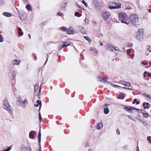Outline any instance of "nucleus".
I'll list each match as a JSON object with an SVG mask.
<instances>
[{
	"label": "nucleus",
	"mask_w": 151,
	"mask_h": 151,
	"mask_svg": "<svg viewBox=\"0 0 151 151\" xmlns=\"http://www.w3.org/2000/svg\"><path fill=\"white\" fill-rule=\"evenodd\" d=\"M119 20L122 23L128 24L129 23V20L128 17L127 16L124 12H120L118 15Z\"/></svg>",
	"instance_id": "obj_1"
},
{
	"label": "nucleus",
	"mask_w": 151,
	"mask_h": 151,
	"mask_svg": "<svg viewBox=\"0 0 151 151\" xmlns=\"http://www.w3.org/2000/svg\"><path fill=\"white\" fill-rule=\"evenodd\" d=\"M130 22L134 25L138 24L139 18L136 14H132L130 16Z\"/></svg>",
	"instance_id": "obj_2"
},
{
	"label": "nucleus",
	"mask_w": 151,
	"mask_h": 151,
	"mask_svg": "<svg viewBox=\"0 0 151 151\" xmlns=\"http://www.w3.org/2000/svg\"><path fill=\"white\" fill-rule=\"evenodd\" d=\"M3 105L4 109L7 110L8 112L10 114H12L13 113L10 107L8 101L7 100H5L3 102Z\"/></svg>",
	"instance_id": "obj_3"
},
{
	"label": "nucleus",
	"mask_w": 151,
	"mask_h": 151,
	"mask_svg": "<svg viewBox=\"0 0 151 151\" xmlns=\"http://www.w3.org/2000/svg\"><path fill=\"white\" fill-rule=\"evenodd\" d=\"M17 104L18 105L20 106L24 107L25 106V103L26 102V100H24L23 101H22L19 97L17 98Z\"/></svg>",
	"instance_id": "obj_4"
},
{
	"label": "nucleus",
	"mask_w": 151,
	"mask_h": 151,
	"mask_svg": "<svg viewBox=\"0 0 151 151\" xmlns=\"http://www.w3.org/2000/svg\"><path fill=\"white\" fill-rule=\"evenodd\" d=\"M93 5L97 10L99 11L100 9L101 8L99 6V2L97 0H93Z\"/></svg>",
	"instance_id": "obj_5"
},
{
	"label": "nucleus",
	"mask_w": 151,
	"mask_h": 151,
	"mask_svg": "<svg viewBox=\"0 0 151 151\" xmlns=\"http://www.w3.org/2000/svg\"><path fill=\"white\" fill-rule=\"evenodd\" d=\"M115 2H111L109 4V8L111 10L114 9H119V7H116L115 5Z\"/></svg>",
	"instance_id": "obj_6"
},
{
	"label": "nucleus",
	"mask_w": 151,
	"mask_h": 151,
	"mask_svg": "<svg viewBox=\"0 0 151 151\" xmlns=\"http://www.w3.org/2000/svg\"><path fill=\"white\" fill-rule=\"evenodd\" d=\"M22 151H32L31 148L29 147H25L24 145L21 146Z\"/></svg>",
	"instance_id": "obj_7"
},
{
	"label": "nucleus",
	"mask_w": 151,
	"mask_h": 151,
	"mask_svg": "<svg viewBox=\"0 0 151 151\" xmlns=\"http://www.w3.org/2000/svg\"><path fill=\"white\" fill-rule=\"evenodd\" d=\"M110 15V13L108 12H105L103 14V17L104 20H106L109 19Z\"/></svg>",
	"instance_id": "obj_8"
},
{
	"label": "nucleus",
	"mask_w": 151,
	"mask_h": 151,
	"mask_svg": "<svg viewBox=\"0 0 151 151\" xmlns=\"http://www.w3.org/2000/svg\"><path fill=\"white\" fill-rule=\"evenodd\" d=\"M67 31V33L68 34H73L74 33L73 28L71 27H69Z\"/></svg>",
	"instance_id": "obj_9"
},
{
	"label": "nucleus",
	"mask_w": 151,
	"mask_h": 151,
	"mask_svg": "<svg viewBox=\"0 0 151 151\" xmlns=\"http://www.w3.org/2000/svg\"><path fill=\"white\" fill-rule=\"evenodd\" d=\"M120 83L124 85L125 86L130 87L131 85V83L130 82L127 81H122Z\"/></svg>",
	"instance_id": "obj_10"
},
{
	"label": "nucleus",
	"mask_w": 151,
	"mask_h": 151,
	"mask_svg": "<svg viewBox=\"0 0 151 151\" xmlns=\"http://www.w3.org/2000/svg\"><path fill=\"white\" fill-rule=\"evenodd\" d=\"M143 35H142L141 34H139L137 33L136 38L139 41H141L143 39Z\"/></svg>",
	"instance_id": "obj_11"
},
{
	"label": "nucleus",
	"mask_w": 151,
	"mask_h": 151,
	"mask_svg": "<svg viewBox=\"0 0 151 151\" xmlns=\"http://www.w3.org/2000/svg\"><path fill=\"white\" fill-rule=\"evenodd\" d=\"M142 106L144 109H148L150 106V105L148 103L144 102Z\"/></svg>",
	"instance_id": "obj_12"
},
{
	"label": "nucleus",
	"mask_w": 151,
	"mask_h": 151,
	"mask_svg": "<svg viewBox=\"0 0 151 151\" xmlns=\"http://www.w3.org/2000/svg\"><path fill=\"white\" fill-rule=\"evenodd\" d=\"M68 43V42H66L61 41V42L60 44L61 45H62V47L63 48L68 46L70 45V43Z\"/></svg>",
	"instance_id": "obj_13"
},
{
	"label": "nucleus",
	"mask_w": 151,
	"mask_h": 151,
	"mask_svg": "<svg viewBox=\"0 0 151 151\" xmlns=\"http://www.w3.org/2000/svg\"><path fill=\"white\" fill-rule=\"evenodd\" d=\"M106 49L109 51H113V47L110 44H107L106 45Z\"/></svg>",
	"instance_id": "obj_14"
},
{
	"label": "nucleus",
	"mask_w": 151,
	"mask_h": 151,
	"mask_svg": "<svg viewBox=\"0 0 151 151\" xmlns=\"http://www.w3.org/2000/svg\"><path fill=\"white\" fill-rule=\"evenodd\" d=\"M38 86L37 84H36V85L35 86L34 88V94H35V95H37V93L38 91Z\"/></svg>",
	"instance_id": "obj_15"
},
{
	"label": "nucleus",
	"mask_w": 151,
	"mask_h": 151,
	"mask_svg": "<svg viewBox=\"0 0 151 151\" xmlns=\"http://www.w3.org/2000/svg\"><path fill=\"white\" fill-rule=\"evenodd\" d=\"M35 133V132L30 131L29 133V138L33 139L34 137V134Z\"/></svg>",
	"instance_id": "obj_16"
},
{
	"label": "nucleus",
	"mask_w": 151,
	"mask_h": 151,
	"mask_svg": "<svg viewBox=\"0 0 151 151\" xmlns=\"http://www.w3.org/2000/svg\"><path fill=\"white\" fill-rule=\"evenodd\" d=\"M3 14L6 17H10L12 16V14L11 13L8 12H4Z\"/></svg>",
	"instance_id": "obj_17"
},
{
	"label": "nucleus",
	"mask_w": 151,
	"mask_h": 151,
	"mask_svg": "<svg viewBox=\"0 0 151 151\" xmlns=\"http://www.w3.org/2000/svg\"><path fill=\"white\" fill-rule=\"evenodd\" d=\"M79 29L82 34H84L86 33L85 30L82 26H79Z\"/></svg>",
	"instance_id": "obj_18"
},
{
	"label": "nucleus",
	"mask_w": 151,
	"mask_h": 151,
	"mask_svg": "<svg viewBox=\"0 0 151 151\" xmlns=\"http://www.w3.org/2000/svg\"><path fill=\"white\" fill-rule=\"evenodd\" d=\"M103 127V123L100 122L98 123L97 125V128L99 129H101Z\"/></svg>",
	"instance_id": "obj_19"
},
{
	"label": "nucleus",
	"mask_w": 151,
	"mask_h": 151,
	"mask_svg": "<svg viewBox=\"0 0 151 151\" xmlns=\"http://www.w3.org/2000/svg\"><path fill=\"white\" fill-rule=\"evenodd\" d=\"M119 98L121 99H123L124 97V94L122 93H120L118 96Z\"/></svg>",
	"instance_id": "obj_20"
},
{
	"label": "nucleus",
	"mask_w": 151,
	"mask_h": 151,
	"mask_svg": "<svg viewBox=\"0 0 151 151\" xmlns=\"http://www.w3.org/2000/svg\"><path fill=\"white\" fill-rule=\"evenodd\" d=\"M105 78H102L101 77H99L98 78V79L99 81L100 82H104L105 83L106 82V81L104 79Z\"/></svg>",
	"instance_id": "obj_21"
},
{
	"label": "nucleus",
	"mask_w": 151,
	"mask_h": 151,
	"mask_svg": "<svg viewBox=\"0 0 151 151\" xmlns=\"http://www.w3.org/2000/svg\"><path fill=\"white\" fill-rule=\"evenodd\" d=\"M12 64L14 65H19V62L17 59L13 60L12 62Z\"/></svg>",
	"instance_id": "obj_22"
},
{
	"label": "nucleus",
	"mask_w": 151,
	"mask_h": 151,
	"mask_svg": "<svg viewBox=\"0 0 151 151\" xmlns=\"http://www.w3.org/2000/svg\"><path fill=\"white\" fill-rule=\"evenodd\" d=\"M104 113L105 114H107L109 113V109L107 107H105L104 108Z\"/></svg>",
	"instance_id": "obj_23"
},
{
	"label": "nucleus",
	"mask_w": 151,
	"mask_h": 151,
	"mask_svg": "<svg viewBox=\"0 0 151 151\" xmlns=\"http://www.w3.org/2000/svg\"><path fill=\"white\" fill-rule=\"evenodd\" d=\"M38 139L39 140V142L40 143L41 142V133L40 132V130L39 133H38Z\"/></svg>",
	"instance_id": "obj_24"
},
{
	"label": "nucleus",
	"mask_w": 151,
	"mask_h": 151,
	"mask_svg": "<svg viewBox=\"0 0 151 151\" xmlns=\"http://www.w3.org/2000/svg\"><path fill=\"white\" fill-rule=\"evenodd\" d=\"M115 4H116L115 6H116V7H119V9L121 8L122 6V5L121 4L119 3L115 2Z\"/></svg>",
	"instance_id": "obj_25"
},
{
	"label": "nucleus",
	"mask_w": 151,
	"mask_h": 151,
	"mask_svg": "<svg viewBox=\"0 0 151 151\" xmlns=\"http://www.w3.org/2000/svg\"><path fill=\"white\" fill-rule=\"evenodd\" d=\"M17 73L16 72H14L12 74V78L13 80L15 79Z\"/></svg>",
	"instance_id": "obj_26"
},
{
	"label": "nucleus",
	"mask_w": 151,
	"mask_h": 151,
	"mask_svg": "<svg viewBox=\"0 0 151 151\" xmlns=\"http://www.w3.org/2000/svg\"><path fill=\"white\" fill-rule=\"evenodd\" d=\"M143 29H138V32L137 33V34H142L143 35Z\"/></svg>",
	"instance_id": "obj_27"
},
{
	"label": "nucleus",
	"mask_w": 151,
	"mask_h": 151,
	"mask_svg": "<svg viewBox=\"0 0 151 151\" xmlns=\"http://www.w3.org/2000/svg\"><path fill=\"white\" fill-rule=\"evenodd\" d=\"M75 15L78 17H80L81 14H80L79 12H76L75 13Z\"/></svg>",
	"instance_id": "obj_28"
},
{
	"label": "nucleus",
	"mask_w": 151,
	"mask_h": 151,
	"mask_svg": "<svg viewBox=\"0 0 151 151\" xmlns=\"http://www.w3.org/2000/svg\"><path fill=\"white\" fill-rule=\"evenodd\" d=\"M60 29L61 30H63V31L66 32L68 31L67 28L66 27H60Z\"/></svg>",
	"instance_id": "obj_29"
},
{
	"label": "nucleus",
	"mask_w": 151,
	"mask_h": 151,
	"mask_svg": "<svg viewBox=\"0 0 151 151\" xmlns=\"http://www.w3.org/2000/svg\"><path fill=\"white\" fill-rule=\"evenodd\" d=\"M36 103H37L38 105H40V108L41 107L42 104L40 100H37V101Z\"/></svg>",
	"instance_id": "obj_30"
},
{
	"label": "nucleus",
	"mask_w": 151,
	"mask_h": 151,
	"mask_svg": "<svg viewBox=\"0 0 151 151\" xmlns=\"http://www.w3.org/2000/svg\"><path fill=\"white\" fill-rule=\"evenodd\" d=\"M67 4V2H65L63 3L62 4V6H61V7L62 8H65V6H66V5Z\"/></svg>",
	"instance_id": "obj_31"
},
{
	"label": "nucleus",
	"mask_w": 151,
	"mask_h": 151,
	"mask_svg": "<svg viewBox=\"0 0 151 151\" xmlns=\"http://www.w3.org/2000/svg\"><path fill=\"white\" fill-rule=\"evenodd\" d=\"M124 109L126 110V111L130 112L131 111V109L130 107L129 108H128V107H124Z\"/></svg>",
	"instance_id": "obj_32"
},
{
	"label": "nucleus",
	"mask_w": 151,
	"mask_h": 151,
	"mask_svg": "<svg viewBox=\"0 0 151 151\" xmlns=\"http://www.w3.org/2000/svg\"><path fill=\"white\" fill-rule=\"evenodd\" d=\"M26 8L28 10H31V7L30 5L27 4L26 6Z\"/></svg>",
	"instance_id": "obj_33"
},
{
	"label": "nucleus",
	"mask_w": 151,
	"mask_h": 151,
	"mask_svg": "<svg viewBox=\"0 0 151 151\" xmlns=\"http://www.w3.org/2000/svg\"><path fill=\"white\" fill-rule=\"evenodd\" d=\"M84 38L87 41H88L89 42H90L91 41L90 40V38L87 36H84Z\"/></svg>",
	"instance_id": "obj_34"
},
{
	"label": "nucleus",
	"mask_w": 151,
	"mask_h": 151,
	"mask_svg": "<svg viewBox=\"0 0 151 151\" xmlns=\"http://www.w3.org/2000/svg\"><path fill=\"white\" fill-rule=\"evenodd\" d=\"M139 120L140 122H141L144 126H146L147 125V123L142 119H139Z\"/></svg>",
	"instance_id": "obj_35"
},
{
	"label": "nucleus",
	"mask_w": 151,
	"mask_h": 151,
	"mask_svg": "<svg viewBox=\"0 0 151 151\" xmlns=\"http://www.w3.org/2000/svg\"><path fill=\"white\" fill-rule=\"evenodd\" d=\"M147 50L149 52H151V46H148L147 47Z\"/></svg>",
	"instance_id": "obj_36"
},
{
	"label": "nucleus",
	"mask_w": 151,
	"mask_h": 151,
	"mask_svg": "<svg viewBox=\"0 0 151 151\" xmlns=\"http://www.w3.org/2000/svg\"><path fill=\"white\" fill-rule=\"evenodd\" d=\"M142 116H143V117L144 118H145V117L147 118V116H148V114H146V113H143L142 114Z\"/></svg>",
	"instance_id": "obj_37"
},
{
	"label": "nucleus",
	"mask_w": 151,
	"mask_h": 151,
	"mask_svg": "<svg viewBox=\"0 0 151 151\" xmlns=\"http://www.w3.org/2000/svg\"><path fill=\"white\" fill-rule=\"evenodd\" d=\"M3 41V37L1 35H0V42H2Z\"/></svg>",
	"instance_id": "obj_38"
},
{
	"label": "nucleus",
	"mask_w": 151,
	"mask_h": 151,
	"mask_svg": "<svg viewBox=\"0 0 151 151\" xmlns=\"http://www.w3.org/2000/svg\"><path fill=\"white\" fill-rule=\"evenodd\" d=\"M4 2L2 0H0V6H1L4 4Z\"/></svg>",
	"instance_id": "obj_39"
},
{
	"label": "nucleus",
	"mask_w": 151,
	"mask_h": 151,
	"mask_svg": "<svg viewBox=\"0 0 151 151\" xmlns=\"http://www.w3.org/2000/svg\"><path fill=\"white\" fill-rule=\"evenodd\" d=\"M114 50L115 51H120V50L119 49V48L117 47H113Z\"/></svg>",
	"instance_id": "obj_40"
},
{
	"label": "nucleus",
	"mask_w": 151,
	"mask_h": 151,
	"mask_svg": "<svg viewBox=\"0 0 151 151\" xmlns=\"http://www.w3.org/2000/svg\"><path fill=\"white\" fill-rule=\"evenodd\" d=\"M131 51V50L130 49H128L127 50V55H129L130 53V52Z\"/></svg>",
	"instance_id": "obj_41"
},
{
	"label": "nucleus",
	"mask_w": 151,
	"mask_h": 151,
	"mask_svg": "<svg viewBox=\"0 0 151 151\" xmlns=\"http://www.w3.org/2000/svg\"><path fill=\"white\" fill-rule=\"evenodd\" d=\"M85 23L87 24H89V20L88 19H85Z\"/></svg>",
	"instance_id": "obj_42"
},
{
	"label": "nucleus",
	"mask_w": 151,
	"mask_h": 151,
	"mask_svg": "<svg viewBox=\"0 0 151 151\" xmlns=\"http://www.w3.org/2000/svg\"><path fill=\"white\" fill-rule=\"evenodd\" d=\"M122 88L124 89L128 90H133L132 89L129 88H126L125 87H123Z\"/></svg>",
	"instance_id": "obj_43"
},
{
	"label": "nucleus",
	"mask_w": 151,
	"mask_h": 151,
	"mask_svg": "<svg viewBox=\"0 0 151 151\" xmlns=\"http://www.w3.org/2000/svg\"><path fill=\"white\" fill-rule=\"evenodd\" d=\"M18 33L19 36H22L23 35V32H21V31L18 32Z\"/></svg>",
	"instance_id": "obj_44"
},
{
	"label": "nucleus",
	"mask_w": 151,
	"mask_h": 151,
	"mask_svg": "<svg viewBox=\"0 0 151 151\" xmlns=\"http://www.w3.org/2000/svg\"><path fill=\"white\" fill-rule=\"evenodd\" d=\"M132 46H133L132 44V43H130L128 45L127 47H132Z\"/></svg>",
	"instance_id": "obj_45"
},
{
	"label": "nucleus",
	"mask_w": 151,
	"mask_h": 151,
	"mask_svg": "<svg viewBox=\"0 0 151 151\" xmlns=\"http://www.w3.org/2000/svg\"><path fill=\"white\" fill-rule=\"evenodd\" d=\"M75 5L78 8H81V6L78 5L77 2L76 3Z\"/></svg>",
	"instance_id": "obj_46"
},
{
	"label": "nucleus",
	"mask_w": 151,
	"mask_h": 151,
	"mask_svg": "<svg viewBox=\"0 0 151 151\" xmlns=\"http://www.w3.org/2000/svg\"><path fill=\"white\" fill-rule=\"evenodd\" d=\"M147 74V72L146 71H145L144 73V77H146V75Z\"/></svg>",
	"instance_id": "obj_47"
},
{
	"label": "nucleus",
	"mask_w": 151,
	"mask_h": 151,
	"mask_svg": "<svg viewBox=\"0 0 151 151\" xmlns=\"http://www.w3.org/2000/svg\"><path fill=\"white\" fill-rule=\"evenodd\" d=\"M116 131V133L117 134H120V132L119 131V130L118 129H117Z\"/></svg>",
	"instance_id": "obj_48"
},
{
	"label": "nucleus",
	"mask_w": 151,
	"mask_h": 151,
	"mask_svg": "<svg viewBox=\"0 0 151 151\" xmlns=\"http://www.w3.org/2000/svg\"><path fill=\"white\" fill-rule=\"evenodd\" d=\"M95 48L94 47H91L90 48L89 50L91 51L94 50H95Z\"/></svg>",
	"instance_id": "obj_49"
},
{
	"label": "nucleus",
	"mask_w": 151,
	"mask_h": 151,
	"mask_svg": "<svg viewBox=\"0 0 151 151\" xmlns=\"http://www.w3.org/2000/svg\"><path fill=\"white\" fill-rule=\"evenodd\" d=\"M137 101V100L136 99H134L132 102L133 104H134L135 102H136Z\"/></svg>",
	"instance_id": "obj_50"
},
{
	"label": "nucleus",
	"mask_w": 151,
	"mask_h": 151,
	"mask_svg": "<svg viewBox=\"0 0 151 151\" xmlns=\"http://www.w3.org/2000/svg\"><path fill=\"white\" fill-rule=\"evenodd\" d=\"M147 140H148L149 142L150 141V137L148 136L147 137Z\"/></svg>",
	"instance_id": "obj_51"
},
{
	"label": "nucleus",
	"mask_w": 151,
	"mask_h": 151,
	"mask_svg": "<svg viewBox=\"0 0 151 151\" xmlns=\"http://www.w3.org/2000/svg\"><path fill=\"white\" fill-rule=\"evenodd\" d=\"M57 14L59 16H61L62 15V13L60 12H58L57 13Z\"/></svg>",
	"instance_id": "obj_52"
},
{
	"label": "nucleus",
	"mask_w": 151,
	"mask_h": 151,
	"mask_svg": "<svg viewBox=\"0 0 151 151\" xmlns=\"http://www.w3.org/2000/svg\"><path fill=\"white\" fill-rule=\"evenodd\" d=\"M142 63L144 65H146L147 64V63L145 62H142Z\"/></svg>",
	"instance_id": "obj_53"
},
{
	"label": "nucleus",
	"mask_w": 151,
	"mask_h": 151,
	"mask_svg": "<svg viewBox=\"0 0 151 151\" xmlns=\"http://www.w3.org/2000/svg\"><path fill=\"white\" fill-rule=\"evenodd\" d=\"M24 4H26L27 2V0H22Z\"/></svg>",
	"instance_id": "obj_54"
},
{
	"label": "nucleus",
	"mask_w": 151,
	"mask_h": 151,
	"mask_svg": "<svg viewBox=\"0 0 151 151\" xmlns=\"http://www.w3.org/2000/svg\"><path fill=\"white\" fill-rule=\"evenodd\" d=\"M110 84L113 87H115L116 85L113 83H110Z\"/></svg>",
	"instance_id": "obj_55"
},
{
	"label": "nucleus",
	"mask_w": 151,
	"mask_h": 151,
	"mask_svg": "<svg viewBox=\"0 0 151 151\" xmlns=\"http://www.w3.org/2000/svg\"><path fill=\"white\" fill-rule=\"evenodd\" d=\"M138 119V118H137V117H136L135 118V119L134 118V119H132V120L133 121H136V120Z\"/></svg>",
	"instance_id": "obj_56"
},
{
	"label": "nucleus",
	"mask_w": 151,
	"mask_h": 151,
	"mask_svg": "<svg viewBox=\"0 0 151 151\" xmlns=\"http://www.w3.org/2000/svg\"><path fill=\"white\" fill-rule=\"evenodd\" d=\"M146 96L147 98L151 99V96L149 95H147Z\"/></svg>",
	"instance_id": "obj_57"
},
{
	"label": "nucleus",
	"mask_w": 151,
	"mask_h": 151,
	"mask_svg": "<svg viewBox=\"0 0 151 151\" xmlns=\"http://www.w3.org/2000/svg\"><path fill=\"white\" fill-rule=\"evenodd\" d=\"M130 108L131 109V111L132 110L136 109L135 108L132 107H130Z\"/></svg>",
	"instance_id": "obj_58"
},
{
	"label": "nucleus",
	"mask_w": 151,
	"mask_h": 151,
	"mask_svg": "<svg viewBox=\"0 0 151 151\" xmlns=\"http://www.w3.org/2000/svg\"><path fill=\"white\" fill-rule=\"evenodd\" d=\"M82 4H85L86 3L85 2V1H84V0H82Z\"/></svg>",
	"instance_id": "obj_59"
},
{
	"label": "nucleus",
	"mask_w": 151,
	"mask_h": 151,
	"mask_svg": "<svg viewBox=\"0 0 151 151\" xmlns=\"http://www.w3.org/2000/svg\"><path fill=\"white\" fill-rule=\"evenodd\" d=\"M130 56L131 57H134V54H131L130 55Z\"/></svg>",
	"instance_id": "obj_60"
},
{
	"label": "nucleus",
	"mask_w": 151,
	"mask_h": 151,
	"mask_svg": "<svg viewBox=\"0 0 151 151\" xmlns=\"http://www.w3.org/2000/svg\"><path fill=\"white\" fill-rule=\"evenodd\" d=\"M18 32H19V31H21V29L20 27L18 28Z\"/></svg>",
	"instance_id": "obj_61"
},
{
	"label": "nucleus",
	"mask_w": 151,
	"mask_h": 151,
	"mask_svg": "<svg viewBox=\"0 0 151 151\" xmlns=\"http://www.w3.org/2000/svg\"><path fill=\"white\" fill-rule=\"evenodd\" d=\"M109 104H104V106H105L107 107V106H109Z\"/></svg>",
	"instance_id": "obj_62"
},
{
	"label": "nucleus",
	"mask_w": 151,
	"mask_h": 151,
	"mask_svg": "<svg viewBox=\"0 0 151 151\" xmlns=\"http://www.w3.org/2000/svg\"><path fill=\"white\" fill-rule=\"evenodd\" d=\"M151 76V74L150 73H148L147 74V76L148 77H150Z\"/></svg>",
	"instance_id": "obj_63"
},
{
	"label": "nucleus",
	"mask_w": 151,
	"mask_h": 151,
	"mask_svg": "<svg viewBox=\"0 0 151 151\" xmlns=\"http://www.w3.org/2000/svg\"><path fill=\"white\" fill-rule=\"evenodd\" d=\"M136 103V104L137 105V104H139L140 103V102L139 101H137V102Z\"/></svg>",
	"instance_id": "obj_64"
}]
</instances>
